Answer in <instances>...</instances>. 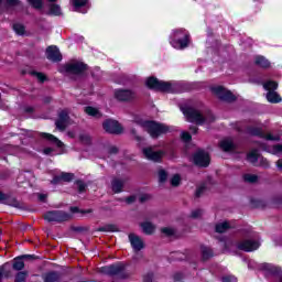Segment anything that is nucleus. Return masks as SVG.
Instances as JSON below:
<instances>
[{"mask_svg": "<svg viewBox=\"0 0 282 282\" xmlns=\"http://www.w3.org/2000/svg\"><path fill=\"white\" fill-rule=\"evenodd\" d=\"M134 122L138 124V127H141L143 131H147L151 138H160V135L171 132V127L166 126V123H160L140 118L134 119Z\"/></svg>", "mask_w": 282, "mask_h": 282, "instance_id": "f257e3e1", "label": "nucleus"}, {"mask_svg": "<svg viewBox=\"0 0 282 282\" xmlns=\"http://www.w3.org/2000/svg\"><path fill=\"white\" fill-rule=\"evenodd\" d=\"M170 44L174 50H186L191 45V34L185 29H175L170 34Z\"/></svg>", "mask_w": 282, "mask_h": 282, "instance_id": "f03ea898", "label": "nucleus"}, {"mask_svg": "<svg viewBox=\"0 0 282 282\" xmlns=\"http://www.w3.org/2000/svg\"><path fill=\"white\" fill-rule=\"evenodd\" d=\"M145 85L150 89H155V91H165L166 94H177V91H180V84L175 82H160L155 77H149Z\"/></svg>", "mask_w": 282, "mask_h": 282, "instance_id": "7ed1b4c3", "label": "nucleus"}, {"mask_svg": "<svg viewBox=\"0 0 282 282\" xmlns=\"http://www.w3.org/2000/svg\"><path fill=\"white\" fill-rule=\"evenodd\" d=\"M185 118H187L188 122H195L196 124H205V122H213L215 117L213 113H208L206 117L199 112V110L191 107H182L181 108Z\"/></svg>", "mask_w": 282, "mask_h": 282, "instance_id": "20e7f679", "label": "nucleus"}, {"mask_svg": "<svg viewBox=\"0 0 282 282\" xmlns=\"http://www.w3.org/2000/svg\"><path fill=\"white\" fill-rule=\"evenodd\" d=\"M100 272H102V274H108V276H118V279H127V276H129L127 265L122 262L102 267Z\"/></svg>", "mask_w": 282, "mask_h": 282, "instance_id": "39448f33", "label": "nucleus"}, {"mask_svg": "<svg viewBox=\"0 0 282 282\" xmlns=\"http://www.w3.org/2000/svg\"><path fill=\"white\" fill-rule=\"evenodd\" d=\"M264 89L267 93V100L272 104L281 102V96L279 93L274 91L279 87V84L276 82L269 80L263 84Z\"/></svg>", "mask_w": 282, "mask_h": 282, "instance_id": "423d86ee", "label": "nucleus"}, {"mask_svg": "<svg viewBox=\"0 0 282 282\" xmlns=\"http://www.w3.org/2000/svg\"><path fill=\"white\" fill-rule=\"evenodd\" d=\"M213 94H215L220 100H224L225 102H235L237 100V97L230 93V90H227L226 88L221 86H215L212 87Z\"/></svg>", "mask_w": 282, "mask_h": 282, "instance_id": "0eeeda50", "label": "nucleus"}, {"mask_svg": "<svg viewBox=\"0 0 282 282\" xmlns=\"http://www.w3.org/2000/svg\"><path fill=\"white\" fill-rule=\"evenodd\" d=\"M44 218L46 219V221H68V219H72V215L63 212V210H52V212H47L44 215Z\"/></svg>", "mask_w": 282, "mask_h": 282, "instance_id": "6e6552de", "label": "nucleus"}, {"mask_svg": "<svg viewBox=\"0 0 282 282\" xmlns=\"http://www.w3.org/2000/svg\"><path fill=\"white\" fill-rule=\"evenodd\" d=\"M261 242L254 239H245L236 245L238 250H243V252H254V250H259Z\"/></svg>", "mask_w": 282, "mask_h": 282, "instance_id": "1a4fd4ad", "label": "nucleus"}, {"mask_svg": "<svg viewBox=\"0 0 282 282\" xmlns=\"http://www.w3.org/2000/svg\"><path fill=\"white\" fill-rule=\"evenodd\" d=\"M142 153L147 160H150L151 162H160L162 158H164V151L156 150L153 147H148L142 150Z\"/></svg>", "mask_w": 282, "mask_h": 282, "instance_id": "9d476101", "label": "nucleus"}, {"mask_svg": "<svg viewBox=\"0 0 282 282\" xmlns=\"http://www.w3.org/2000/svg\"><path fill=\"white\" fill-rule=\"evenodd\" d=\"M87 69V65L83 62H73L63 66L62 72H66V74H83Z\"/></svg>", "mask_w": 282, "mask_h": 282, "instance_id": "9b49d317", "label": "nucleus"}, {"mask_svg": "<svg viewBox=\"0 0 282 282\" xmlns=\"http://www.w3.org/2000/svg\"><path fill=\"white\" fill-rule=\"evenodd\" d=\"M102 127L107 133H112L115 135L122 133V126L113 119L104 121Z\"/></svg>", "mask_w": 282, "mask_h": 282, "instance_id": "f8f14e48", "label": "nucleus"}, {"mask_svg": "<svg viewBox=\"0 0 282 282\" xmlns=\"http://www.w3.org/2000/svg\"><path fill=\"white\" fill-rule=\"evenodd\" d=\"M193 160L196 166H208L210 164V155L204 150H198L194 154Z\"/></svg>", "mask_w": 282, "mask_h": 282, "instance_id": "ddd939ff", "label": "nucleus"}, {"mask_svg": "<svg viewBox=\"0 0 282 282\" xmlns=\"http://www.w3.org/2000/svg\"><path fill=\"white\" fill-rule=\"evenodd\" d=\"M68 124H70L69 112L67 110H62L58 113L57 120L55 121L56 129H58V131H65V129H67Z\"/></svg>", "mask_w": 282, "mask_h": 282, "instance_id": "4468645a", "label": "nucleus"}, {"mask_svg": "<svg viewBox=\"0 0 282 282\" xmlns=\"http://www.w3.org/2000/svg\"><path fill=\"white\" fill-rule=\"evenodd\" d=\"M115 97L117 100H120L121 102H127L129 100H135L137 95L135 91L129 90V89H117L115 91Z\"/></svg>", "mask_w": 282, "mask_h": 282, "instance_id": "2eb2a0df", "label": "nucleus"}, {"mask_svg": "<svg viewBox=\"0 0 282 282\" xmlns=\"http://www.w3.org/2000/svg\"><path fill=\"white\" fill-rule=\"evenodd\" d=\"M248 133H250V135H258V138H263L264 140H272L273 142L279 141V137H274L270 133L265 134V132L263 131V128L261 127H249L248 128Z\"/></svg>", "mask_w": 282, "mask_h": 282, "instance_id": "dca6fc26", "label": "nucleus"}, {"mask_svg": "<svg viewBox=\"0 0 282 282\" xmlns=\"http://www.w3.org/2000/svg\"><path fill=\"white\" fill-rule=\"evenodd\" d=\"M46 58L48 61H52L53 63H58L63 61V55L61 54V51L56 46H48L46 48Z\"/></svg>", "mask_w": 282, "mask_h": 282, "instance_id": "f3484780", "label": "nucleus"}, {"mask_svg": "<svg viewBox=\"0 0 282 282\" xmlns=\"http://www.w3.org/2000/svg\"><path fill=\"white\" fill-rule=\"evenodd\" d=\"M70 3L75 8V12H82V14H87V10H89L88 0H70Z\"/></svg>", "mask_w": 282, "mask_h": 282, "instance_id": "a211bd4d", "label": "nucleus"}, {"mask_svg": "<svg viewBox=\"0 0 282 282\" xmlns=\"http://www.w3.org/2000/svg\"><path fill=\"white\" fill-rule=\"evenodd\" d=\"M129 241L135 252H140L144 248V241L135 234L129 235Z\"/></svg>", "mask_w": 282, "mask_h": 282, "instance_id": "6ab92c4d", "label": "nucleus"}, {"mask_svg": "<svg viewBox=\"0 0 282 282\" xmlns=\"http://www.w3.org/2000/svg\"><path fill=\"white\" fill-rule=\"evenodd\" d=\"M42 281L44 282H58L61 281V272L58 271H47L42 274Z\"/></svg>", "mask_w": 282, "mask_h": 282, "instance_id": "aec40b11", "label": "nucleus"}, {"mask_svg": "<svg viewBox=\"0 0 282 282\" xmlns=\"http://www.w3.org/2000/svg\"><path fill=\"white\" fill-rule=\"evenodd\" d=\"M127 184V178L115 177L111 182L113 193H122V188Z\"/></svg>", "mask_w": 282, "mask_h": 282, "instance_id": "412c9836", "label": "nucleus"}, {"mask_svg": "<svg viewBox=\"0 0 282 282\" xmlns=\"http://www.w3.org/2000/svg\"><path fill=\"white\" fill-rule=\"evenodd\" d=\"M261 268L264 270V272H268V274H271L272 276H279L281 274V268L272 263H262Z\"/></svg>", "mask_w": 282, "mask_h": 282, "instance_id": "4be33fe9", "label": "nucleus"}, {"mask_svg": "<svg viewBox=\"0 0 282 282\" xmlns=\"http://www.w3.org/2000/svg\"><path fill=\"white\" fill-rule=\"evenodd\" d=\"M74 180V174L72 173H62L59 176H55L52 181V184H59L61 182H72Z\"/></svg>", "mask_w": 282, "mask_h": 282, "instance_id": "5701e85b", "label": "nucleus"}, {"mask_svg": "<svg viewBox=\"0 0 282 282\" xmlns=\"http://www.w3.org/2000/svg\"><path fill=\"white\" fill-rule=\"evenodd\" d=\"M41 138H44L45 140H48V142H52V144H56L58 149L63 148V143L58 138L54 137V134L50 133H42Z\"/></svg>", "mask_w": 282, "mask_h": 282, "instance_id": "b1692460", "label": "nucleus"}, {"mask_svg": "<svg viewBox=\"0 0 282 282\" xmlns=\"http://www.w3.org/2000/svg\"><path fill=\"white\" fill-rule=\"evenodd\" d=\"M220 149H223V151H232L235 149V143L232 142V139L227 138L220 141Z\"/></svg>", "mask_w": 282, "mask_h": 282, "instance_id": "393cba45", "label": "nucleus"}, {"mask_svg": "<svg viewBox=\"0 0 282 282\" xmlns=\"http://www.w3.org/2000/svg\"><path fill=\"white\" fill-rule=\"evenodd\" d=\"M254 63L258 67H262V69H268V67H270V62L261 55L256 56Z\"/></svg>", "mask_w": 282, "mask_h": 282, "instance_id": "a878e982", "label": "nucleus"}, {"mask_svg": "<svg viewBox=\"0 0 282 282\" xmlns=\"http://www.w3.org/2000/svg\"><path fill=\"white\" fill-rule=\"evenodd\" d=\"M230 228H232L230 221H221L216 224V232H226L227 230H230Z\"/></svg>", "mask_w": 282, "mask_h": 282, "instance_id": "bb28decb", "label": "nucleus"}, {"mask_svg": "<svg viewBox=\"0 0 282 282\" xmlns=\"http://www.w3.org/2000/svg\"><path fill=\"white\" fill-rule=\"evenodd\" d=\"M141 228L144 232V235H153V232H155V225L145 221L141 224Z\"/></svg>", "mask_w": 282, "mask_h": 282, "instance_id": "cd10ccee", "label": "nucleus"}, {"mask_svg": "<svg viewBox=\"0 0 282 282\" xmlns=\"http://www.w3.org/2000/svg\"><path fill=\"white\" fill-rule=\"evenodd\" d=\"M10 263H4L3 265L0 267V282L3 280V276L8 278L11 274L10 271Z\"/></svg>", "mask_w": 282, "mask_h": 282, "instance_id": "c85d7f7f", "label": "nucleus"}, {"mask_svg": "<svg viewBox=\"0 0 282 282\" xmlns=\"http://www.w3.org/2000/svg\"><path fill=\"white\" fill-rule=\"evenodd\" d=\"M200 252L204 261H208V259H210L214 256L213 249H210V247H202Z\"/></svg>", "mask_w": 282, "mask_h": 282, "instance_id": "c756f323", "label": "nucleus"}, {"mask_svg": "<svg viewBox=\"0 0 282 282\" xmlns=\"http://www.w3.org/2000/svg\"><path fill=\"white\" fill-rule=\"evenodd\" d=\"M85 112L88 115V116H93V118H101L102 115L100 113V111H98V109L91 107V106H88L85 108Z\"/></svg>", "mask_w": 282, "mask_h": 282, "instance_id": "7c9ffc66", "label": "nucleus"}, {"mask_svg": "<svg viewBox=\"0 0 282 282\" xmlns=\"http://www.w3.org/2000/svg\"><path fill=\"white\" fill-rule=\"evenodd\" d=\"M247 160H248V162H251V164H257V162L259 160V151L253 150V151L249 152V154L247 155Z\"/></svg>", "mask_w": 282, "mask_h": 282, "instance_id": "2f4dec72", "label": "nucleus"}, {"mask_svg": "<svg viewBox=\"0 0 282 282\" xmlns=\"http://www.w3.org/2000/svg\"><path fill=\"white\" fill-rule=\"evenodd\" d=\"M269 153H272V155H282V145L281 144H275L272 148L264 149Z\"/></svg>", "mask_w": 282, "mask_h": 282, "instance_id": "473e14b6", "label": "nucleus"}, {"mask_svg": "<svg viewBox=\"0 0 282 282\" xmlns=\"http://www.w3.org/2000/svg\"><path fill=\"white\" fill-rule=\"evenodd\" d=\"M50 14H53L54 17H61L62 11H61V6L58 4H50Z\"/></svg>", "mask_w": 282, "mask_h": 282, "instance_id": "72a5a7b5", "label": "nucleus"}, {"mask_svg": "<svg viewBox=\"0 0 282 282\" xmlns=\"http://www.w3.org/2000/svg\"><path fill=\"white\" fill-rule=\"evenodd\" d=\"M12 268L13 270H17L19 272L25 268V263L21 258H18V259H14Z\"/></svg>", "mask_w": 282, "mask_h": 282, "instance_id": "f704fd0d", "label": "nucleus"}, {"mask_svg": "<svg viewBox=\"0 0 282 282\" xmlns=\"http://www.w3.org/2000/svg\"><path fill=\"white\" fill-rule=\"evenodd\" d=\"M13 30L15 34H18L19 36H23L25 34V26H23V24H20V23L13 24Z\"/></svg>", "mask_w": 282, "mask_h": 282, "instance_id": "c9c22d12", "label": "nucleus"}, {"mask_svg": "<svg viewBox=\"0 0 282 282\" xmlns=\"http://www.w3.org/2000/svg\"><path fill=\"white\" fill-rule=\"evenodd\" d=\"M28 271H20L15 275V282H26Z\"/></svg>", "mask_w": 282, "mask_h": 282, "instance_id": "e433bc0d", "label": "nucleus"}, {"mask_svg": "<svg viewBox=\"0 0 282 282\" xmlns=\"http://www.w3.org/2000/svg\"><path fill=\"white\" fill-rule=\"evenodd\" d=\"M243 180H245V182H248L249 184H254V182H257V180H258V176L254 174H245Z\"/></svg>", "mask_w": 282, "mask_h": 282, "instance_id": "4c0bfd02", "label": "nucleus"}, {"mask_svg": "<svg viewBox=\"0 0 282 282\" xmlns=\"http://www.w3.org/2000/svg\"><path fill=\"white\" fill-rule=\"evenodd\" d=\"M116 230V226L113 225H106L99 228V232H113Z\"/></svg>", "mask_w": 282, "mask_h": 282, "instance_id": "58836bf2", "label": "nucleus"}, {"mask_svg": "<svg viewBox=\"0 0 282 282\" xmlns=\"http://www.w3.org/2000/svg\"><path fill=\"white\" fill-rule=\"evenodd\" d=\"M161 232H163V235H166V237H173V235H175V229L171 227H165L161 229Z\"/></svg>", "mask_w": 282, "mask_h": 282, "instance_id": "ea45409f", "label": "nucleus"}, {"mask_svg": "<svg viewBox=\"0 0 282 282\" xmlns=\"http://www.w3.org/2000/svg\"><path fill=\"white\" fill-rule=\"evenodd\" d=\"M220 241H221L226 252L230 251L232 246H235V243H232V241H230V240H220Z\"/></svg>", "mask_w": 282, "mask_h": 282, "instance_id": "a19ab883", "label": "nucleus"}, {"mask_svg": "<svg viewBox=\"0 0 282 282\" xmlns=\"http://www.w3.org/2000/svg\"><path fill=\"white\" fill-rule=\"evenodd\" d=\"M30 3L36 10H41L43 8V0H30Z\"/></svg>", "mask_w": 282, "mask_h": 282, "instance_id": "79ce46f5", "label": "nucleus"}, {"mask_svg": "<svg viewBox=\"0 0 282 282\" xmlns=\"http://www.w3.org/2000/svg\"><path fill=\"white\" fill-rule=\"evenodd\" d=\"M180 182H182V177H180V174H176L171 178V184L173 186H180Z\"/></svg>", "mask_w": 282, "mask_h": 282, "instance_id": "37998d69", "label": "nucleus"}, {"mask_svg": "<svg viewBox=\"0 0 282 282\" xmlns=\"http://www.w3.org/2000/svg\"><path fill=\"white\" fill-rule=\"evenodd\" d=\"M76 186H77L79 193H85V189L87 188V185L83 181H77Z\"/></svg>", "mask_w": 282, "mask_h": 282, "instance_id": "c03bdc74", "label": "nucleus"}, {"mask_svg": "<svg viewBox=\"0 0 282 282\" xmlns=\"http://www.w3.org/2000/svg\"><path fill=\"white\" fill-rule=\"evenodd\" d=\"M70 213H82L83 215H87L93 213L91 209L80 210L78 207H70Z\"/></svg>", "mask_w": 282, "mask_h": 282, "instance_id": "a18cd8bd", "label": "nucleus"}, {"mask_svg": "<svg viewBox=\"0 0 282 282\" xmlns=\"http://www.w3.org/2000/svg\"><path fill=\"white\" fill-rule=\"evenodd\" d=\"M166 177H169V174H166V171L160 170L159 171V181L166 182Z\"/></svg>", "mask_w": 282, "mask_h": 282, "instance_id": "49530a36", "label": "nucleus"}, {"mask_svg": "<svg viewBox=\"0 0 282 282\" xmlns=\"http://www.w3.org/2000/svg\"><path fill=\"white\" fill-rule=\"evenodd\" d=\"M181 138H182L183 142H191V140H192L191 133H188V132H182Z\"/></svg>", "mask_w": 282, "mask_h": 282, "instance_id": "de8ad7c7", "label": "nucleus"}, {"mask_svg": "<svg viewBox=\"0 0 282 282\" xmlns=\"http://www.w3.org/2000/svg\"><path fill=\"white\" fill-rule=\"evenodd\" d=\"M198 217H202V209L193 210L191 214L192 219H198Z\"/></svg>", "mask_w": 282, "mask_h": 282, "instance_id": "09e8293b", "label": "nucleus"}, {"mask_svg": "<svg viewBox=\"0 0 282 282\" xmlns=\"http://www.w3.org/2000/svg\"><path fill=\"white\" fill-rule=\"evenodd\" d=\"M223 282H237V279L235 278V275H225L221 279Z\"/></svg>", "mask_w": 282, "mask_h": 282, "instance_id": "8fccbe9b", "label": "nucleus"}, {"mask_svg": "<svg viewBox=\"0 0 282 282\" xmlns=\"http://www.w3.org/2000/svg\"><path fill=\"white\" fill-rule=\"evenodd\" d=\"M80 140L84 144H89V142H91V137H89V134H82Z\"/></svg>", "mask_w": 282, "mask_h": 282, "instance_id": "3c124183", "label": "nucleus"}, {"mask_svg": "<svg viewBox=\"0 0 282 282\" xmlns=\"http://www.w3.org/2000/svg\"><path fill=\"white\" fill-rule=\"evenodd\" d=\"M33 76L37 78V80H40V83H44L45 82V75H43V73H33Z\"/></svg>", "mask_w": 282, "mask_h": 282, "instance_id": "603ef678", "label": "nucleus"}, {"mask_svg": "<svg viewBox=\"0 0 282 282\" xmlns=\"http://www.w3.org/2000/svg\"><path fill=\"white\" fill-rule=\"evenodd\" d=\"M174 281H175V282H182V281H184V274H183V273H175V274H174Z\"/></svg>", "mask_w": 282, "mask_h": 282, "instance_id": "864d4df0", "label": "nucleus"}, {"mask_svg": "<svg viewBox=\"0 0 282 282\" xmlns=\"http://www.w3.org/2000/svg\"><path fill=\"white\" fill-rule=\"evenodd\" d=\"M8 8H14V6H19V0H7Z\"/></svg>", "mask_w": 282, "mask_h": 282, "instance_id": "5fc2aeb1", "label": "nucleus"}, {"mask_svg": "<svg viewBox=\"0 0 282 282\" xmlns=\"http://www.w3.org/2000/svg\"><path fill=\"white\" fill-rule=\"evenodd\" d=\"M206 186L202 185L196 189V197H202V193H204Z\"/></svg>", "mask_w": 282, "mask_h": 282, "instance_id": "6e6d98bb", "label": "nucleus"}, {"mask_svg": "<svg viewBox=\"0 0 282 282\" xmlns=\"http://www.w3.org/2000/svg\"><path fill=\"white\" fill-rule=\"evenodd\" d=\"M261 166H263V169H268L270 166V163L268 162V160L261 159Z\"/></svg>", "mask_w": 282, "mask_h": 282, "instance_id": "4d7b16f0", "label": "nucleus"}, {"mask_svg": "<svg viewBox=\"0 0 282 282\" xmlns=\"http://www.w3.org/2000/svg\"><path fill=\"white\" fill-rule=\"evenodd\" d=\"M126 202L128 204H133V202H135V196H130V197L126 198Z\"/></svg>", "mask_w": 282, "mask_h": 282, "instance_id": "13d9d810", "label": "nucleus"}, {"mask_svg": "<svg viewBox=\"0 0 282 282\" xmlns=\"http://www.w3.org/2000/svg\"><path fill=\"white\" fill-rule=\"evenodd\" d=\"M108 152H109L110 154H112V153H118V148H116V147H110V148L108 149Z\"/></svg>", "mask_w": 282, "mask_h": 282, "instance_id": "bf43d9fd", "label": "nucleus"}, {"mask_svg": "<svg viewBox=\"0 0 282 282\" xmlns=\"http://www.w3.org/2000/svg\"><path fill=\"white\" fill-rule=\"evenodd\" d=\"M149 197H150V196H149L148 194H143V195L140 196L139 199H140V202L142 203V202H147V199H149Z\"/></svg>", "mask_w": 282, "mask_h": 282, "instance_id": "052dcab7", "label": "nucleus"}, {"mask_svg": "<svg viewBox=\"0 0 282 282\" xmlns=\"http://www.w3.org/2000/svg\"><path fill=\"white\" fill-rule=\"evenodd\" d=\"M39 199H40V202H45V199H47V195L39 194Z\"/></svg>", "mask_w": 282, "mask_h": 282, "instance_id": "680f3d73", "label": "nucleus"}, {"mask_svg": "<svg viewBox=\"0 0 282 282\" xmlns=\"http://www.w3.org/2000/svg\"><path fill=\"white\" fill-rule=\"evenodd\" d=\"M52 148H45L44 149V153H45V155H52Z\"/></svg>", "mask_w": 282, "mask_h": 282, "instance_id": "e2e57ef3", "label": "nucleus"}, {"mask_svg": "<svg viewBox=\"0 0 282 282\" xmlns=\"http://www.w3.org/2000/svg\"><path fill=\"white\" fill-rule=\"evenodd\" d=\"M1 202H6V194H3L2 192H0V204Z\"/></svg>", "mask_w": 282, "mask_h": 282, "instance_id": "0e129e2a", "label": "nucleus"}, {"mask_svg": "<svg viewBox=\"0 0 282 282\" xmlns=\"http://www.w3.org/2000/svg\"><path fill=\"white\" fill-rule=\"evenodd\" d=\"M189 129H191L192 133H197V127H191Z\"/></svg>", "mask_w": 282, "mask_h": 282, "instance_id": "69168bd1", "label": "nucleus"}, {"mask_svg": "<svg viewBox=\"0 0 282 282\" xmlns=\"http://www.w3.org/2000/svg\"><path fill=\"white\" fill-rule=\"evenodd\" d=\"M67 135H68V138H76V133H74V132H68Z\"/></svg>", "mask_w": 282, "mask_h": 282, "instance_id": "338daca9", "label": "nucleus"}, {"mask_svg": "<svg viewBox=\"0 0 282 282\" xmlns=\"http://www.w3.org/2000/svg\"><path fill=\"white\" fill-rule=\"evenodd\" d=\"M34 256H23L24 259H32Z\"/></svg>", "mask_w": 282, "mask_h": 282, "instance_id": "774afa93", "label": "nucleus"}]
</instances>
